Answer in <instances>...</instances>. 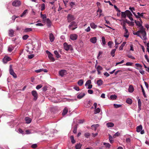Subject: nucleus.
I'll return each mask as SVG.
<instances>
[{"instance_id":"obj_54","label":"nucleus","mask_w":149,"mask_h":149,"mask_svg":"<svg viewBox=\"0 0 149 149\" xmlns=\"http://www.w3.org/2000/svg\"><path fill=\"white\" fill-rule=\"evenodd\" d=\"M42 87V85L41 84H39L37 85L36 88L37 89H39Z\"/></svg>"},{"instance_id":"obj_17","label":"nucleus","mask_w":149,"mask_h":149,"mask_svg":"<svg viewBox=\"0 0 149 149\" xmlns=\"http://www.w3.org/2000/svg\"><path fill=\"white\" fill-rule=\"evenodd\" d=\"M53 55L52 54H50L48 55V57L49 59L52 61H55V59L53 56Z\"/></svg>"},{"instance_id":"obj_49","label":"nucleus","mask_w":149,"mask_h":149,"mask_svg":"<svg viewBox=\"0 0 149 149\" xmlns=\"http://www.w3.org/2000/svg\"><path fill=\"white\" fill-rule=\"evenodd\" d=\"M29 37V36L27 35H24L22 37V38L24 40H26Z\"/></svg>"},{"instance_id":"obj_51","label":"nucleus","mask_w":149,"mask_h":149,"mask_svg":"<svg viewBox=\"0 0 149 149\" xmlns=\"http://www.w3.org/2000/svg\"><path fill=\"white\" fill-rule=\"evenodd\" d=\"M109 139L110 143H112L113 142V141L112 140V136L110 135H109Z\"/></svg>"},{"instance_id":"obj_55","label":"nucleus","mask_w":149,"mask_h":149,"mask_svg":"<svg viewBox=\"0 0 149 149\" xmlns=\"http://www.w3.org/2000/svg\"><path fill=\"white\" fill-rule=\"evenodd\" d=\"M90 134L89 133H86L84 134V136L86 138H88V137L90 136Z\"/></svg>"},{"instance_id":"obj_18","label":"nucleus","mask_w":149,"mask_h":149,"mask_svg":"<svg viewBox=\"0 0 149 149\" xmlns=\"http://www.w3.org/2000/svg\"><path fill=\"white\" fill-rule=\"evenodd\" d=\"M25 120L27 123H30L31 122V119L30 118L28 117H26Z\"/></svg>"},{"instance_id":"obj_23","label":"nucleus","mask_w":149,"mask_h":149,"mask_svg":"<svg viewBox=\"0 0 149 149\" xmlns=\"http://www.w3.org/2000/svg\"><path fill=\"white\" fill-rule=\"evenodd\" d=\"M84 83V81L83 79H81L79 80L78 81L77 84L80 86H81Z\"/></svg>"},{"instance_id":"obj_8","label":"nucleus","mask_w":149,"mask_h":149,"mask_svg":"<svg viewBox=\"0 0 149 149\" xmlns=\"http://www.w3.org/2000/svg\"><path fill=\"white\" fill-rule=\"evenodd\" d=\"M11 58L9 57L8 56H6L3 59V62L5 63H6L8 61L11 60Z\"/></svg>"},{"instance_id":"obj_2","label":"nucleus","mask_w":149,"mask_h":149,"mask_svg":"<svg viewBox=\"0 0 149 149\" xmlns=\"http://www.w3.org/2000/svg\"><path fill=\"white\" fill-rule=\"evenodd\" d=\"M75 19L74 15L71 14H68L67 16V20L68 22L74 20Z\"/></svg>"},{"instance_id":"obj_4","label":"nucleus","mask_w":149,"mask_h":149,"mask_svg":"<svg viewBox=\"0 0 149 149\" xmlns=\"http://www.w3.org/2000/svg\"><path fill=\"white\" fill-rule=\"evenodd\" d=\"M32 95L34 97L33 100L36 101L38 99V95L36 91L33 90L31 92Z\"/></svg>"},{"instance_id":"obj_63","label":"nucleus","mask_w":149,"mask_h":149,"mask_svg":"<svg viewBox=\"0 0 149 149\" xmlns=\"http://www.w3.org/2000/svg\"><path fill=\"white\" fill-rule=\"evenodd\" d=\"M43 71V69H40L39 70H35V72L37 73L39 72H41Z\"/></svg>"},{"instance_id":"obj_62","label":"nucleus","mask_w":149,"mask_h":149,"mask_svg":"<svg viewBox=\"0 0 149 149\" xmlns=\"http://www.w3.org/2000/svg\"><path fill=\"white\" fill-rule=\"evenodd\" d=\"M145 31L144 29H141L138 31V32H139V33H141L142 34Z\"/></svg>"},{"instance_id":"obj_28","label":"nucleus","mask_w":149,"mask_h":149,"mask_svg":"<svg viewBox=\"0 0 149 149\" xmlns=\"http://www.w3.org/2000/svg\"><path fill=\"white\" fill-rule=\"evenodd\" d=\"M121 16L122 17L125 18L126 17L127 15L126 11L124 12H121Z\"/></svg>"},{"instance_id":"obj_29","label":"nucleus","mask_w":149,"mask_h":149,"mask_svg":"<svg viewBox=\"0 0 149 149\" xmlns=\"http://www.w3.org/2000/svg\"><path fill=\"white\" fill-rule=\"evenodd\" d=\"M98 126V124L93 125L91 126V127L93 129H94L95 130H96Z\"/></svg>"},{"instance_id":"obj_16","label":"nucleus","mask_w":149,"mask_h":149,"mask_svg":"<svg viewBox=\"0 0 149 149\" xmlns=\"http://www.w3.org/2000/svg\"><path fill=\"white\" fill-rule=\"evenodd\" d=\"M85 94L84 93H81L79 94L77 96V97L79 99H81L83 98L85 95Z\"/></svg>"},{"instance_id":"obj_37","label":"nucleus","mask_w":149,"mask_h":149,"mask_svg":"<svg viewBox=\"0 0 149 149\" xmlns=\"http://www.w3.org/2000/svg\"><path fill=\"white\" fill-rule=\"evenodd\" d=\"M102 44L103 45H105L106 44V42L105 40V38L103 36L102 38Z\"/></svg>"},{"instance_id":"obj_14","label":"nucleus","mask_w":149,"mask_h":149,"mask_svg":"<svg viewBox=\"0 0 149 149\" xmlns=\"http://www.w3.org/2000/svg\"><path fill=\"white\" fill-rule=\"evenodd\" d=\"M136 132H139L142 130V126L141 125H140L136 127Z\"/></svg>"},{"instance_id":"obj_46","label":"nucleus","mask_w":149,"mask_h":149,"mask_svg":"<svg viewBox=\"0 0 149 149\" xmlns=\"http://www.w3.org/2000/svg\"><path fill=\"white\" fill-rule=\"evenodd\" d=\"M81 146L80 144H77L75 146V148L76 149H80L81 147Z\"/></svg>"},{"instance_id":"obj_42","label":"nucleus","mask_w":149,"mask_h":149,"mask_svg":"<svg viewBox=\"0 0 149 149\" xmlns=\"http://www.w3.org/2000/svg\"><path fill=\"white\" fill-rule=\"evenodd\" d=\"M95 113L96 114L97 113H99L100 112V109L99 108H96L95 109Z\"/></svg>"},{"instance_id":"obj_33","label":"nucleus","mask_w":149,"mask_h":149,"mask_svg":"<svg viewBox=\"0 0 149 149\" xmlns=\"http://www.w3.org/2000/svg\"><path fill=\"white\" fill-rule=\"evenodd\" d=\"M126 42H123L122 44L120 46L119 48V50H122L123 49V47L125 46V44Z\"/></svg>"},{"instance_id":"obj_19","label":"nucleus","mask_w":149,"mask_h":149,"mask_svg":"<svg viewBox=\"0 0 149 149\" xmlns=\"http://www.w3.org/2000/svg\"><path fill=\"white\" fill-rule=\"evenodd\" d=\"M46 22L47 24V26L49 27H50L52 23L49 19L47 18V19Z\"/></svg>"},{"instance_id":"obj_61","label":"nucleus","mask_w":149,"mask_h":149,"mask_svg":"<svg viewBox=\"0 0 149 149\" xmlns=\"http://www.w3.org/2000/svg\"><path fill=\"white\" fill-rule=\"evenodd\" d=\"M127 56L130 58H131L133 59H135V58L133 56H132L131 55H127Z\"/></svg>"},{"instance_id":"obj_45","label":"nucleus","mask_w":149,"mask_h":149,"mask_svg":"<svg viewBox=\"0 0 149 149\" xmlns=\"http://www.w3.org/2000/svg\"><path fill=\"white\" fill-rule=\"evenodd\" d=\"M113 106L115 108H117L121 107L122 106V105L121 104H114Z\"/></svg>"},{"instance_id":"obj_12","label":"nucleus","mask_w":149,"mask_h":149,"mask_svg":"<svg viewBox=\"0 0 149 149\" xmlns=\"http://www.w3.org/2000/svg\"><path fill=\"white\" fill-rule=\"evenodd\" d=\"M49 40L51 42H52L54 41V37L53 34L52 33H50L49 34Z\"/></svg>"},{"instance_id":"obj_22","label":"nucleus","mask_w":149,"mask_h":149,"mask_svg":"<svg viewBox=\"0 0 149 149\" xmlns=\"http://www.w3.org/2000/svg\"><path fill=\"white\" fill-rule=\"evenodd\" d=\"M134 22L136 24V25L139 26H142V24L139 21H137L136 20H134Z\"/></svg>"},{"instance_id":"obj_5","label":"nucleus","mask_w":149,"mask_h":149,"mask_svg":"<svg viewBox=\"0 0 149 149\" xmlns=\"http://www.w3.org/2000/svg\"><path fill=\"white\" fill-rule=\"evenodd\" d=\"M21 4V3L19 0H15L12 3V5L15 7L19 6Z\"/></svg>"},{"instance_id":"obj_64","label":"nucleus","mask_w":149,"mask_h":149,"mask_svg":"<svg viewBox=\"0 0 149 149\" xmlns=\"http://www.w3.org/2000/svg\"><path fill=\"white\" fill-rule=\"evenodd\" d=\"M135 65L137 67H138L141 68L142 67V66L141 64L139 63H136L135 64Z\"/></svg>"},{"instance_id":"obj_41","label":"nucleus","mask_w":149,"mask_h":149,"mask_svg":"<svg viewBox=\"0 0 149 149\" xmlns=\"http://www.w3.org/2000/svg\"><path fill=\"white\" fill-rule=\"evenodd\" d=\"M77 125H75L74 130H73V132L74 134H76L77 133Z\"/></svg>"},{"instance_id":"obj_47","label":"nucleus","mask_w":149,"mask_h":149,"mask_svg":"<svg viewBox=\"0 0 149 149\" xmlns=\"http://www.w3.org/2000/svg\"><path fill=\"white\" fill-rule=\"evenodd\" d=\"M27 10H25L23 13L20 15L21 17H22L24 16L27 13Z\"/></svg>"},{"instance_id":"obj_3","label":"nucleus","mask_w":149,"mask_h":149,"mask_svg":"<svg viewBox=\"0 0 149 149\" xmlns=\"http://www.w3.org/2000/svg\"><path fill=\"white\" fill-rule=\"evenodd\" d=\"M12 65H10L9 70L10 73L11 75H12L14 78H16L17 77V75L15 72H14L13 70L12 69Z\"/></svg>"},{"instance_id":"obj_35","label":"nucleus","mask_w":149,"mask_h":149,"mask_svg":"<svg viewBox=\"0 0 149 149\" xmlns=\"http://www.w3.org/2000/svg\"><path fill=\"white\" fill-rule=\"evenodd\" d=\"M126 102L129 104H131L132 103V100L131 99L128 98L126 100Z\"/></svg>"},{"instance_id":"obj_21","label":"nucleus","mask_w":149,"mask_h":149,"mask_svg":"<svg viewBox=\"0 0 149 149\" xmlns=\"http://www.w3.org/2000/svg\"><path fill=\"white\" fill-rule=\"evenodd\" d=\"M126 15L128 17H129V16L133 15L131 12L128 10H126Z\"/></svg>"},{"instance_id":"obj_26","label":"nucleus","mask_w":149,"mask_h":149,"mask_svg":"<svg viewBox=\"0 0 149 149\" xmlns=\"http://www.w3.org/2000/svg\"><path fill=\"white\" fill-rule=\"evenodd\" d=\"M90 26L93 29H95L97 27V26L93 22L90 24Z\"/></svg>"},{"instance_id":"obj_6","label":"nucleus","mask_w":149,"mask_h":149,"mask_svg":"<svg viewBox=\"0 0 149 149\" xmlns=\"http://www.w3.org/2000/svg\"><path fill=\"white\" fill-rule=\"evenodd\" d=\"M71 45H68L66 42H65L63 44V47L64 49L66 51L68 50L71 48Z\"/></svg>"},{"instance_id":"obj_34","label":"nucleus","mask_w":149,"mask_h":149,"mask_svg":"<svg viewBox=\"0 0 149 149\" xmlns=\"http://www.w3.org/2000/svg\"><path fill=\"white\" fill-rule=\"evenodd\" d=\"M70 139L71 140V141L72 143L73 144L75 143V141L74 139V137L73 136H71L70 137Z\"/></svg>"},{"instance_id":"obj_27","label":"nucleus","mask_w":149,"mask_h":149,"mask_svg":"<svg viewBox=\"0 0 149 149\" xmlns=\"http://www.w3.org/2000/svg\"><path fill=\"white\" fill-rule=\"evenodd\" d=\"M141 88L142 91L143 92V94L144 97L145 98L147 96H146V95L145 93V92L144 90V89H143V88L142 86L141 85Z\"/></svg>"},{"instance_id":"obj_56","label":"nucleus","mask_w":149,"mask_h":149,"mask_svg":"<svg viewBox=\"0 0 149 149\" xmlns=\"http://www.w3.org/2000/svg\"><path fill=\"white\" fill-rule=\"evenodd\" d=\"M113 44V42L111 41H110L108 42V45L109 46V47L111 48V45Z\"/></svg>"},{"instance_id":"obj_15","label":"nucleus","mask_w":149,"mask_h":149,"mask_svg":"<svg viewBox=\"0 0 149 149\" xmlns=\"http://www.w3.org/2000/svg\"><path fill=\"white\" fill-rule=\"evenodd\" d=\"M134 91V88L132 85H130L128 89V91L130 93H132Z\"/></svg>"},{"instance_id":"obj_52","label":"nucleus","mask_w":149,"mask_h":149,"mask_svg":"<svg viewBox=\"0 0 149 149\" xmlns=\"http://www.w3.org/2000/svg\"><path fill=\"white\" fill-rule=\"evenodd\" d=\"M97 71H101L102 70V67H101L100 65H98L97 66Z\"/></svg>"},{"instance_id":"obj_53","label":"nucleus","mask_w":149,"mask_h":149,"mask_svg":"<svg viewBox=\"0 0 149 149\" xmlns=\"http://www.w3.org/2000/svg\"><path fill=\"white\" fill-rule=\"evenodd\" d=\"M91 80H88L86 82L85 85L86 86L88 84H91Z\"/></svg>"},{"instance_id":"obj_11","label":"nucleus","mask_w":149,"mask_h":149,"mask_svg":"<svg viewBox=\"0 0 149 149\" xmlns=\"http://www.w3.org/2000/svg\"><path fill=\"white\" fill-rule=\"evenodd\" d=\"M9 35L10 37H13L14 36V33L13 30L10 29L9 31Z\"/></svg>"},{"instance_id":"obj_30","label":"nucleus","mask_w":149,"mask_h":149,"mask_svg":"<svg viewBox=\"0 0 149 149\" xmlns=\"http://www.w3.org/2000/svg\"><path fill=\"white\" fill-rule=\"evenodd\" d=\"M103 83V81L101 79H99L97 81V84L99 86H101Z\"/></svg>"},{"instance_id":"obj_25","label":"nucleus","mask_w":149,"mask_h":149,"mask_svg":"<svg viewBox=\"0 0 149 149\" xmlns=\"http://www.w3.org/2000/svg\"><path fill=\"white\" fill-rule=\"evenodd\" d=\"M68 111V108L66 107H65L64 109L63 110V111L62 113V115L63 116L67 114Z\"/></svg>"},{"instance_id":"obj_24","label":"nucleus","mask_w":149,"mask_h":149,"mask_svg":"<svg viewBox=\"0 0 149 149\" xmlns=\"http://www.w3.org/2000/svg\"><path fill=\"white\" fill-rule=\"evenodd\" d=\"M107 126L108 127H112L114 126V124L112 123H107Z\"/></svg>"},{"instance_id":"obj_48","label":"nucleus","mask_w":149,"mask_h":149,"mask_svg":"<svg viewBox=\"0 0 149 149\" xmlns=\"http://www.w3.org/2000/svg\"><path fill=\"white\" fill-rule=\"evenodd\" d=\"M104 145H105L108 148H109L111 146L110 144L108 143H104Z\"/></svg>"},{"instance_id":"obj_43","label":"nucleus","mask_w":149,"mask_h":149,"mask_svg":"<svg viewBox=\"0 0 149 149\" xmlns=\"http://www.w3.org/2000/svg\"><path fill=\"white\" fill-rule=\"evenodd\" d=\"M142 34V35L143 36V38L144 39V40H146V31H145Z\"/></svg>"},{"instance_id":"obj_1","label":"nucleus","mask_w":149,"mask_h":149,"mask_svg":"<svg viewBox=\"0 0 149 149\" xmlns=\"http://www.w3.org/2000/svg\"><path fill=\"white\" fill-rule=\"evenodd\" d=\"M68 27L69 28L73 30L77 28V25L75 22L72 21L70 23Z\"/></svg>"},{"instance_id":"obj_38","label":"nucleus","mask_w":149,"mask_h":149,"mask_svg":"<svg viewBox=\"0 0 149 149\" xmlns=\"http://www.w3.org/2000/svg\"><path fill=\"white\" fill-rule=\"evenodd\" d=\"M32 31V29L31 28H26L24 29V31L26 32H28Z\"/></svg>"},{"instance_id":"obj_44","label":"nucleus","mask_w":149,"mask_h":149,"mask_svg":"<svg viewBox=\"0 0 149 149\" xmlns=\"http://www.w3.org/2000/svg\"><path fill=\"white\" fill-rule=\"evenodd\" d=\"M41 17L43 19H46L47 18L46 15L45 14H42V12L41 13Z\"/></svg>"},{"instance_id":"obj_32","label":"nucleus","mask_w":149,"mask_h":149,"mask_svg":"<svg viewBox=\"0 0 149 149\" xmlns=\"http://www.w3.org/2000/svg\"><path fill=\"white\" fill-rule=\"evenodd\" d=\"M54 54H55L56 55V57L58 58L60 57L61 56L60 55V54H59V53H58V52L57 51H56V50L54 52Z\"/></svg>"},{"instance_id":"obj_59","label":"nucleus","mask_w":149,"mask_h":149,"mask_svg":"<svg viewBox=\"0 0 149 149\" xmlns=\"http://www.w3.org/2000/svg\"><path fill=\"white\" fill-rule=\"evenodd\" d=\"M37 146V145L36 144H33L31 146V147L32 148H36Z\"/></svg>"},{"instance_id":"obj_7","label":"nucleus","mask_w":149,"mask_h":149,"mask_svg":"<svg viewBox=\"0 0 149 149\" xmlns=\"http://www.w3.org/2000/svg\"><path fill=\"white\" fill-rule=\"evenodd\" d=\"M78 36L76 34H73L70 36V38L72 40H76Z\"/></svg>"},{"instance_id":"obj_40","label":"nucleus","mask_w":149,"mask_h":149,"mask_svg":"<svg viewBox=\"0 0 149 149\" xmlns=\"http://www.w3.org/2000/svg\"><path fill=\"white\" fill-rule=\"evenodd\" d=\"M144 14V13H142L141 14H140L138 12L137 13V14L138 15V16H139V18L140 17L143 18V15Z\"/></svg>"},{"instance_id":"obj_20","label":"nucleus","mask_w":149,"mask_h":149,"mask_svg":"<svg viewBox=\"0 0 149 149\" xmlns=\"http://www.w3.org/2000/svg\"><path fill=\"white\" fill-rule=\"evenodd\" d=\"M125 32L124 35V36L126 38H128L129 36V33L127 29H126L125 30Z\"/></svg>"},{"instance_id":"obj_31","label":"nucleus","mask_w":149,"mask_h":149,"mask_svg":"<svg viewBox=\"0 0 149 149\" xmlns=\"http://www.w3.org/2000/svg\"><path fill=\"white\" fill-rule=\"evenodd\" d=\"M117 98V96L114 95H111L110 96V98L112 100H116Z\"/></svg>"},{"instance_id":"obj_13","label":"nucleus","mask_w":149,"mask_h":149,"mask_svg":"<svg viewBox=\"0 0 149 149\" xmlns=\"http://www.w3.org/2000/svg\"><path fill=\"white\" fill-rule=\"evenodd\" d=\"M90 41L92 43H95L97 41V38L96 37H93L91 38L90 39Z\"/></svg>"},{"instance_id":"obj_50","label":"nucleus","mask_w":149,"mask_h":149,"mask_svg":"<svg viewBox=\"0 0 149 149\" xmlns=\"http://www.w3.org/2000/svg\"><path fill=\"white\" fill-rule=\"evenodd\" d=\"M14 48L13 47H9L8 48V51L10 52H11L12 50L14 49Z\"/></svg>"},{"instance_id":"obj_58","label":"nucleus","mask_w":149,"mask_h":149,"mask_svg":"<svg viewBox=\"0 0 149 149\" xmlns=\"http://www.w3.org/2000/svg\"><path fill=\"white\" fill-rule=\"evenodd\" d=\"M133 64V63H132L128 62H127L125 64V65L127 66H131Z\"/></svg>"},{"instance_id":"obj_36","label":"nucleus","mask_w":149,"mask_h":149,"mask_svg":"<svg viewBox=\"0 0 149 149\" xmlns=\"http://www.w3.org/2000/svg\"><path fill=\"white\" fill-rule=\"evenodd\" d=\"M116 51V49H113L111 52V55L112 56V57H114L115 56V51Z\"/></svg>"},{"instance_id":"obj_10","label":"nucleus","mask_w":149,"mask_h":149,"mask_svg":"<svg viewBox=\"0 0 149 149\" xmlns=\"http://www.w3.org/2000/svg\"><path fill=\"white\" fill-rule=\"evenodd\" d=\"M138 112H139L141 110V102L140 100V99H139L138 100Z\"/></svg>"},{"instance_id":"obj_60","label":"nucleus","mask_w":149,"mask_h":149,"mask_svg":"<svg viewBox=\"0 0 149 149\" xmlns=\"http://www.w3.org/2000/svg\"><path fill=\"white\" fill-rule=\"evenodd\" d=\"M124 60H123L121 61H120V62H118V63H116L115 66H116L122 63H123L124 62Z\"/></svg>"},{"instance_id":"obj_57","label":"nucleus","mask_w":149,"mask_h":149,"mask_svg":"<svg viewBox=\"0 0 149 149\" xmlns=\"http://www.w3.org/2000/svg\"><path fill=\"white\" fill-rule=\"evenodd\" d=\"M70 5L71 8L73 7V6L75 5L74 2H71L70 3Z\"/></svg>"},{"instance_id":"obj_39","label":"nucleus","mask_w":149,"mask_h":149,"mask_svg":"<svg viewBox=\"0 0 149 149\" xmlns=\"http://www.w3.org/2000/svg\"><path fill=\"white\" fill-rule=\"evenodd\" d=\"M45 9V3H42L41 6V11H43Z\"/></svg>"},{"instance_id":"obj_9","label":"nucleus","mask_w":149,"mask_h":149,"mask_svg":"<svg viewBox=\"0 0 149 149\" xmlns=\"http://www.w3.org/2000/svg\"><path fill=\"white\" fill-rule=\"evenodd\" d=\"M66 73V71L65 70H61L59 72V75L61 77H63Z\"/></svg>"}]
</instances>
